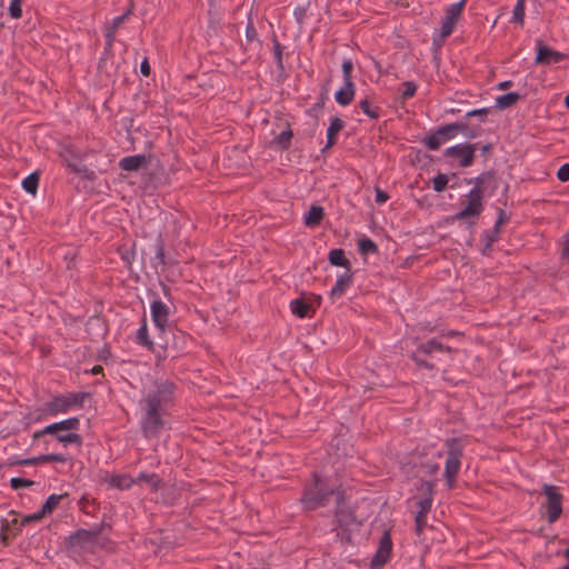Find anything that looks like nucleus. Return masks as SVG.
Listing matches in <instances>:
<instances>
[{"instance_id":"13","label":"nucleus","mask_w":569,"mask_h":569,"mask_svg":"<svg viewBox=\"0 0 569 569\" xmlns=\"http://www.w3.org/2000/svg\"><path fill=\"white\" fill-rule=\"evenodd\" d=\"M456 137L451 123L437 128L430 136L421 139V142L430 150H438L440 146Z\"/></svg>"},{"instance_id":"64","label":"nucleus","mask_w":569,"mask_h":569,"mask_svg":"<svg viewBox=\"0 0 569 569\" xmlns=\"http://www.w3.org/2000/svg\"><path fill=\"white\" fill-rule=\"evenodd\" d=\"M426 467L429 475H436L439 470L438 463H428Z\"/></svg>"},{"instance_id":"26","label":"nucleus","mask_w":569,"mask_h":569,"mask_svg":"<svg viewBox=\"0 0 569 569\" xmlns=\"http://www.w3.org/2000/svg\"><path fill=\"white\" fill-rule=\"evenodd\" d=\"M292 137H293V132L290 128H288L287 130L282 131L281 133L276 136L272 139L271 144L278 147V149H280L282 151H286L291 146Z\"/></svg>"},{"instance_id":"35","label":"nucleus","mask_w":569,"mask_h":569,"mask_svg":"<svg viewBox=\"0 0 569 569\" xmlns=\"http://www.w3.org/2000/svg\"><path fill=\"white\" fill-rule=\"evenodd\" d=\"M526 0H517L512 12L511 22L522 26L525 22Z\"/></svg>"},{"instance_id":"17","label":"nucleus","mask_w":569,"mask_h":569,"mask_svg":"<svg viewBox=\"0 0 569 569\" xmlns=\"http://www.w3.org/2000/svg\"><path fill=\"white\" fill-rule=\"evenodd\" d=\"M148 162L144 154L128 156L119 161V168L124 171H138L142 166Z\"/></svg>"},{"instance_id":"55","label":"nucleus","mask_w":569,"mask_h":569,"mask_svg":"<svg viewBox=\"0 0 569 569\" xmlns=\"http://www.w3.org/2000/svg\"><path fill=\"white\" fill-rule=\"evenodd\" d=\"M557 178H558L561 182H567V181H569V163H563V164L558 169Z\"/></svg>"},{"instance_id":"43","label":"nucleus","mask_w":569,"mask_h":569,"mask_svg":"<svg viewBox=\"0 0 569 569\" xmlns=\"http://www.w3.org/2000/svg\"><path fill=\"white\" fill-rule=\"evenodd\" d=\"M246 39L248 42L257 41L259 44H261V41L259 40L258 37V31L251 18H249L248 23L246 26Z\"/></svg>"},{"instance_id":"51","label":"nucleus","mask_w":569,"mask_h":569,"mask_svg":"<svg viewBox=\"0 0 569 569\" xmlns=\"http://www.w3.org/2000/svg\"><path fill=\"white\" fill-rule=\"evenodd\" d=\"M42 461L43 462H60L66 463L68 461V458L62 453H47L42 455Z\"/></svg>"},{"instance_id":"47","label":"nucleus","mask_w":569,"mask_h":569,"mask_svg":"<svg viewBox=\"0 0 569 569\" xmlns=\"http://www.w3.org/2000/svg\"><path fill=\"white\" fill-rule=\"evenodd\" d=\"M342 76L343 82H353L352 81V71H353V62L351 59H345L342 61Z\"/></svg>"},{"instance_id":"61","label":"nucleus","mask_w":569,"mask_h":569,"mask_svg":"<svg viewBox=\"0 0 569 569\" xmlns=\"http://www.w3.org/2000/svg\"><path fill=\"white\" fill-rule=\"evenodd\" d=\"M150 71H151V68H150L149 61L147 58H144L140 63V72L142 73V76L149 77Z\"/></svg>"},{"instance_id":"1","label":"nucleus","mask_w":569,"mask_h":569,"mask_svg":"<svg viewBox=\"0 0 569 569\" xmlns=\"http://www.w3.org/2000/svg\"><path fill=\"white\" fill-rule=\"evenodd\" d=\"M178 385L170 379H158L142 393L138 402L139 428L146 440L159 439L171 429L170 410L176 406Z\"/></svg>"},{"instance_id":"36","label":"nucleus","mask_w":569,"mask_h":569,"mask_svg":"<svg viewBox=\"0 0 569 569\" xmlns=\"http://www.w3.org/2000/svg\"><path fill=\"white\" fill-rule=\"evenodd\" d=\"M60 431H62L60 428V423L53 422L51 425L46 426L43 429L36 431L33 433V439H39L46 435H51L57 438Z\"/></svg>"},{"instance_id":"27","label":"nucleus","mask_w":569,"mask_h":569,"mask_svg":"<svg viewBox=\"0 0 569 569\" xmlns=\"http://www.w3.org/2000/svg\"><path fill=\"white\" fill-rule=\"evenodd\" d=\"M129 14H131V10L129 9L128 11H126L124 13H122L121 16H118L116 18L112 19V22L108 26H106L104 28V38H114L116 36V32L118 31V29L120 28V26L126 21V19L129 17Z\"/></svg>"},{"instance_id":"50","label":"nucleus","mask_w":569,"mask_h":569,"mask_svg":"<svg viewBox=\"0 0 569 569\" xmlns=\"http://www.w3.org/2000/svg\"><path fill=\"white\" fill-rule=\"evenodd\" d=\"M22 1L20 0H11L9 6V14L13 19H20L22 17L21 9Z\"/></svg>"},{"instance_id":"58","label":"nucleus","mask_w":569,"mask_h":569,"mask_svg":"<svg viewBox=\"0 0 569 569\" xmlns=\"http://www.w3.org/2000/svg\"><path fill=\"white\" fill-rule=\"evenodd\" d=\"M388 199H389V194L385 190H382L380 188H376L375 201L377 204H383L385 202L388 201Z\"/></svg>"},{"instance_id":"49","label":"nucleus","mask_w":569,"mask_h":569,"mask_svg":"<svg viewBox=\"0 0 569 569\" xmlns=\"http://www.w3.org/2000/svg\"><path fill=\"white\" fill-rule=\"evenodd\" d=\"M33 483L34 482L32 480L20 478V477L10 479V486L14 490L31 487Z\"/></svg>"},{"instance_id":"60","label":"nucleus","mask_w":569,"mask_h":569,"mask_svg":"<svg viewBox=\"0 0 569 569\" xmlns=\"http://www.w3.org/2000/svg\"><path fill=\"white\" fill-rule=\"evenodd\" d=\"M451 124H452L456 136L459 132H462L465 134V132H468V130H469V126L467 122L457 121V122H452Z\"/></svg>"},{"instance_id":"30","label":"nucleus","mask_w":569,"mask_h":569,"mask_svg":"<svg viewBox=\"0 0 569 569\" xmlns=\"http://www.w3.org/2000/svg\"><path fill=\"white\" fill-rule=\"evenodd\" d=\"M520 94L518 92H508V93H505L502 96H499L497 99H496V107L503 110V109H507V108H510L511 106H513L519 99H520Z\"/></svg>"},{"instance_id":"45","label":"nucleus","mask_w":569,"mask_h":569,"mask_svg":"<svg viewBox=\"0 0 569 569\" xmlns=\"http://www.w3.org/2000/svg\"><path fill=\"white\" fill-rule=\"evenodd\" d=\"M42 455L38 456V457H32V458H26V459H16V460H11L9 462L10 466H36V465H39V463H42Z\"/></svg>"},{"instance_id":"8","label":"nucleus","mask_w":569,"mask_h":569,"mask_svg":"<svg viewBox=\"0 0 569 569\" xmlns=\"http://www.w3.org/2000/svg\"><path fill=\"white\" fill-rule=\"evenodd\" d=\"M97 540L96 531H88L80 528L64 538V548L67 551L80 555L86 551L89 546L93 545Z\"/></svg>"},{"instance_id":"32","label":"nucleus","mask_w":569,"mask_h":569,"mask_svg":"<svg viewBox=\"0 0 569 569\" xmlns=\"http://www.w3.org/2000/svg\"><path fill=\"white\" fill-rule=\"evenodd\" d=\"M39 186V173L32 172L22 181V188L27 193L36 194Z\"/></svg>"},{"instance_id":"41","label":"nucleus","mask_w":569,"mask_h":569,"mask_svg":"<svg viewBox=\"0 0 569 569\" xmlns=\"http://www.w3.org/2000/svg\"><path fill=\"white\" fill-rule=\"evenodd\" d=\"M433 499L429 498H421L419 499L416 505L418 507L417 515L420 517H428V513L431 510Z\"/></svg>"},{"instance_id":"34","label":"nucleus","mask_w":569,"mask_h":569,"mask_svg":"<svg viewBox=\"0 0 569 569\" xmlns=\"http://www.w3.org/2000/svg\"><path fill=\"white\" fill-rule=\"evenodd\" d=\"M57 440L63 443L64 446L74 443L79 448L82 446L83 442L81 435L76 432L61 433L60 431L59 436L57 437Z\"/></svg>"},{"instance_id":"12","label":"nucleus","mask_w":569,"mask_h":569,"mask_svg":"<svg viewBox=\"0 0 569 569\" xmlns=\"http://www.w3.org/2000/svg\"><path fill=\"white\" fill-rule=\"evenodd\" d=\"M466 1L467 0H460L459 2L450 4L446 9V14L440 27V36L442 38H447L452 33L453 28L458 22L461 12L466 6Z\"/></svg>"},{"instance_id":"20","label":"nucleus","mask_w":569,"mask_h":569,"mask_svg":"<svg viewBox=\"0 0 569 569\" xmlns=\"http://www.w3.org/2000/svg\"><path fill=\"white\" fill-rule=\"evenodd\" d=\"M325 210L321 206L313 204L306 213L303 222L307 227L313 228L320 224L323 219Z\"/></svg>"},{"instance_id":"19","label":"nucleus","mask_w":569,"mask_h":569,"mask_svg":"<svg viewBox=\"0 0 569 569\" xmlns=\"http://www.w3.org/2000/svg\"><path fill=\"white\" fill-rule=\"evenodd\" d=\"M343 127H345V122L340 118L335 117L330 120V124L327 130V144L325 146L322 151L331 148L332 146H335L337 143L336 136L343 129Z\"/></svg>"},{"instance_id":"37","label":"nucleus","mask_w":569,"mask_h":569,"mask_svg":"<svg viewBox=\"0 0 569 569\" xmlns=\"http://www.w3.org/2000/svg\"><path fill=\"white\" fill-rule=\"evenodd\" d=\"M156 259H158L159 263L162 267H166L170 263V261L167 260L166 252H164V242L162 238L159 236L156 240Z\"/></svg>"},{"instance_id":"16","label":"nucleus","mask_w":569,"mask_h":569,"mask_svg":"<svg viewBox=\"0 0 569 569\" xmlns=\"http://www.w3.org/2000/svg\"><path fill=\"white\" fill-rule=\"evenodd\" d=\"M353 272L351 271V269L349 271L346 270V272H343L337 278L335 286L329 292V297L332 300L341 298L346 293V290L351 286Z\"/></svg>"},{"instance_id":"33","label":"nucleus","mask_w":569,"mask_h":569,"mask_svg":"<svg viewBox=\"0 0 569 569\" xmlns=\"http://www.w3.org/2000/svg\"><path fill=\"white\" fill-rule=\"evenodd\" d=\"M67 168L72 172L80 174L82 178L89 181H94L97 179V174L93 170L89 169L87 166H78L76 163H68Z\"/></svg>"},{"instance_id":"40","label":"nucleus","mask_w":569,"mask_h":569,"mask_svg":"<svg viewBox=\"0 0 569 569\" xmlns=\"http://www.w3.org/2000/svg\"><path fill=\"white\" fill-rule=\"evenodd\" d=\"M449 182V178L446 173H438L432 179V188L436 192H442L447 189Z\"/></svg>"},{"instance_id":"7","label":"nucleus","mask_w":569,"mask_h":569,"mask_svg":"<svg viewBox=\"0 0 569 569\" xmlns=\"http://www.w3.org/2000/svg\"><path fill=\"white\" fill-rule=\"evenodd\" d=\"M89 392H71L68 395H57L46 403V412L50 416L66 413L72 408H82L84 400L90 398Z\"/></svg>"},{"instance_id":"14","label":"nucleus","mask_w":569,"mask_h":569,"mask_svg":"<svg viewBox=\"0 0 569 569\" xmlns=\"http://www.w3.org/2000/svg\"><path fill=\"white\" fill-rule=\"evenodd\" d=\"M567 58V54L553 50L548 46L543 44L541 40H537V56L535 59L536 64H551L563 61Z\"/></svg>"},{"instance_id":"62","label":"nucleus","mask_w":569,"mask_h":569,"mask_svg":"<svg viewBox=\"0 0 569 569\" xmlns=\"http://www.w3.org/2000/svg\"><path fill=\"white\" fill-rule=\"evenodd\" d=\"M88 503H89V499L86 496H82L80 498V500L78 501V506H79L80 510H82L86 513H89Z\"/></svg>"},{"instance_id":"53","label":"nucleus","mask_w":569,"mask_h":569,"mask_svg":"<svg viewBox=\"0 0 569 569\" xmlns=\"http://www.w3.org/2000/svg\"><path fill=\"white\" fill-rule=\"evenodd\" d=\"M168 333H171V336H174V332H172V330L169 327H168V330H167L166 335L160 333L161 335L160 339L162 340V343L160 346L166 351L168 349H176L177 348L176 342L170 343V341H169V339L167 337Z\"/></svg>"},{"instance_id":"52","label":"nucleus","mask_w":569,"mask_h":569,"mask_svg":"<svg viewBox=\"0 0 569 569\" xmlns=\"http://www.w3.org/2000/svg\"><path fill=\"white\" fill-rule=\"evenodd\" d=\"M325 100L326 97L323 93H321L318 101L310 109H308L307 113L317 118L318 112L321 111L325 106Z\"/></svg>"},{"instance_id":"23","label":"nucleus","mask_w":569,"mask_h":569,"mask_svg":"<svg viewBox=\"0 0 569 569\" xmlns=\"http://www.w3.org/2000/svg\"><path fill=\"white\" fill-rule=\"evenodd\" d=\"M134 485L147 482L150 485L153 492H158L162 487V479L157 473L140 472L137 478H133Z\"/></svg>"},{"instance_id":"44","label":"nucleus","mask_w":569,"mask_h":569,"mask_svg":"<svg viewBox=\"0 0 569 569\" xmlns=\"http://www.w3.org/2000/svg\"><path fill=\"white\" fill-rule=\"evenodd\" d=\"M62 431L78 430L80 427V420L77 417H71L66 420L59 421Z\"/></svg>"},{"instance_id":"21","label":"nucleus","mask_w":569,"mask_h":569,"mask_svg":"<svg viewBox=\"0 0 569 569\" xmlns=\"http://www.w3.org/2000/svg\"><path fill=\"white\" fill-rule=\"evenodd\" d=\"M136 342L139 346L144 347L149 351H153V349H154V342L150 339V337L148 335V326H147L146 316H143L142 323L137 331Z\"/></svg>"},{"instance_id":"48","label":"nucleus","mask_w":569,"mask_h":569,"mask_svg":"<svg viewBox=\"0 0 569 569\" xmlns=\"http://www.w3.org/2000/svg\"><path fill=\"white\" fill-rule=\"evenodd\" d=\"M46 516L41 513V510L34 512V513H31V515H28V516H24L20 522V526L17 528V533H19V531L21 530V527L30 523V522H34V521H39L41 520L42 518H44Z\"/></svg>"},{"instance_id":"6","label":"nucleus","mask_w":569,"mask_h":569,"mask_svg":"<svg viewBox=\"0 0 569 569\" xmlns=\"http://www.w3.org/2000/svg\"><path fill=\"white\" fill-rule=\"evenodd\" d=\"M343 500V492H338L335 509V522L337 523V527L346 533V536L341 537V540L345 539L347 542H351L349 531L352 527L357 528L361 526L362 522L357 519L356 510L346 506Z\"/></svg>"},{"instance_id":"57","label":"nucleus","mask_w":569,"mask_h":569,"mask_svg":"<svg viewBox=\"0 0 569 569\" xmlns=\"http://www.w3.org/2000/svg\"><path fill=\"white\" fill-rule=\"evenodd\" d=\"M508 220V217L505 212V210L502 209H499L498 210V217H497V220L495 222V226H493V230L496 231H499L500 232V227Z\"/></svg>"},{"instance_id":"54","label":"nucleus","mask_w":569,"mask_h":569,"mask_svg":"<svg viewBox=\"0 0 569 569\" xmlns=\"http://www.w3.org/2000/svg\"><path fill=\"white\" fill-rule=\"evenodd\" d=\"M488 113L489 108L473 109L466 113V118L479 117L481 121H485V118L487 117Z\"/></svg>"},{"instance_id":"29","label":"nucleus","mask_w":569,"mask_h":569,"mask_svg":"<svg viewBox=\"0 0 569 569\" xmlns=\"http://www.w3.org/2000/svg\"><path fill=\"white\" fill-rule=\"evenodd\" d=\"M66 497H68V493L50 495L40 509L41 513L44 516L51 515L53 510L58 507L60 501Z\"/></svg>"},{"instance_id":"22","label":"nucleus","mask_w":569,"mask_h":569,"mask_svg":"<svg viewBox=\"0 0 569 569\" xmlns=\"http://www.w3.org/2000/svg\"><path fill=\"white\" fill-rule=\"evenodd\" d=\"M328 260L331 266L342 267L346 270L351 269L350 261L346 258V253L343 249L337 248L329 251Z\"/></svg>"},{"instance_id":"28","label":"nucleus","mask_w":569,"mask_h":569,"mask_svg":"<svg viewBox=\"0 0 569 569\" xmlns=\"http://www.w3.org/2000/svg\"><path fill=\"white\" fill-rule=\"evenodd\" d=\"M273 44V56L276 60L277 70L279 76H283L286 73L284 63H283V48L277 39V36L272 37Z\"/></svg>"},{"instance_id":"56","label":"nucleus","mask_w":569,"mask_h":569,"mask_svg":"<svg viewBox=\"0 0 569 569\" xmlns=\"http://www.w3.org/2000/svg\"><path fill=\"white\" fill-rule=\"evenodd\" d=\"M481 236L485 238L486 242L495 243L499 239V231L493 229L485 230Z\"/></svg>"},{"instance_id":"11","label":"nucleus","mask_w":569,"mask_h":569,"mask_svg":"<svg viewBox=\"0 0 569 569\" xmlns=\"http://www.w3.org/2000/svg\"><path fill=\"white\" fill-rule=\"evenodd\" d=\"M392 552V540L389 530L383 531L379 540L378 549L370 562V569H382Z\"/></svg>"},{"instance_id":"38","label":"nucleus","mask_w":569,"mask_h":569,"mask_svg":"<svg viewBox=\"0 0 569 569\" xmlns=\"http://www.w3.org/2000/svg\"><path fill=\"white\" fill-rule=\"evenodd\" d=\"M359 107L370 119H378L380 117L379 107H372L368 99L361 100Z\"/></svg>"},{"instance_id":"46","label":"nucleus","mask_w":569,"mask_h":569,"mask_svg":"<svg viewBox=\"0 0 569 569\" xmlns=\"http://www.w3.org/2000/svg\"><path fill=\"white\" fill-rule=\"evenodd\" d=\"M402 87H403V90H402V93H401V99L403 101L412 98L416 92H417V86L413 81H405L402 83Z\"/></svg>"},{"instance_id":"15","label":"nucleus","mask_w":569,"mask_h":569,"mask_svg":"<svg viewBox=\"0 0 569 569\" xmlns=\"http://www.w3.org/2000/svg\"><path fill=\"white\" fill-rule=\"evenodd\" d=\"M151 319L160 333L166 335L169 322V308L161 300H154L151 303Z\"/></svg>"},{"instance_id":"10","label":"nucleus","mask_w":569,"mask_h":569,"mask_svg":"<svg viewBox=\"0 0 569 569\" xmlns=\"http://www.w3.org/2000/svg\"><path fill=\"white\" fill-rule=\"evenodd\" d=\"M477 143H459L447 148L443 151V157L455 158L462 168L472 166L476 158Z\"/></svg>"},{"instance_id":"3","label":"nucleus","mask_w":569,"mask_h":569,"mask_svg":"<svg viewBox=\"0 0 569 569\" xmlns=\"http://www.w3.org/2000/svg\"><path fill=\"white\" fill-rule=\"evenodd\" d=\"M338 492H341L339 487L333 485L328 477L312 472L310 479L303 485L299 501L303 511H315L328 506L332 497L337 499Z\"/></svg>"},{"instance_id":"59","label":"nucleus","mask_w":569,"mask_h":569,"mask_svg":"<svg viewBox=\"0 0 569 569\" xmlns=\"http://www.w3.org/2000/svg\"><path fill=\"white\" fill-rule=\"evenodd\" d=\"M415 522H416V532L418 535H421V532L423 531V528L427 525V517H420V516L416 515Z\"/></svg>"},{"instance_id":"63","label":"nucleus","mask_w":569,"mask_h":569,"mask_svg":"<svg viewBox=\"0 0 569 569\" xmlns=\"http://www.w3.org/2000/svg\"><path fill=\"white\" fill-rule=\"evenodd\" d=\"M479 134H480V128H475V127L473 128L469 127L468 132H465V137H467L469 139L477 138Z\"/></svg>"},{"instance_id":"9","label":"nucleus","mask_w":569,"mask_h":569,"mask_svg":"<svg viewBox=\"0 0 569 569\" xmlns=\"http://www.w3.org/2000/svg\"><path fill=\"white\" fill-rule=\"evenodd\" d=\"M542 491L547 498L545 507L548 522L553 523L560 518L562 512V495L552 485H545Z\"/></svg>"},{"instance_id":"4","label":"nucleus","mask_w":569,"mask_h":569,"mask_svg":"<svg viewBox=\"0 0 569 569\" xmlns=\"http://www.w3.org/2000/svg\"><path fill=\"white\" fill-rule=\"evenodd\" d=\"M453 349L445 346L437 338L429 339L425 342L418 343L417 348L409 355L410 359L415 362L417 368L426 369L428 371L438 370L436 361L441 359L439 353H452Z\"/></svg>"},{"instance_id":"25","label":"nucleus","mask_w":569,"mask_h":569,"mask_svg":"<svg viewBox=\"0 0 569 569\" xmlns=\"http://www.w3.org/2000/svg\"><path fill=\"white\" fill-rule=\"evenodd\" d=\"M291 312L298 318H305L310 315L311 306L303 299L298 298L290 302Z\"/></svg>"},{"instance_id":"5","label":"nucleus","mask_w":569,"mask_h":569,"mask_svg":"<svg viewBox=\"0 0 569 569\" xmlns=\"http://www.w3.org/2000/svg\"><path fill=\"white\" fill-rule=\"evenodd\" d=\"M445 447L447 449V459L445 463L443 477L446 479L447 487L452 489L461 467V458L466 448L465 438H448L445 441Z\"/></svg>"},{"instance_id":"2","label":"nucleus","mask_w":569,"mask_h":569,"mask_svg":"<svg viewBox=\"0 0 569 569\" xmlns=\"http://www.w3.org/2000/svg\"><path fill=\"white\" fill-rule=\"evenodd\" d=\"M465 182L473 184V188L467 194V204L450 218L452 221L479 218L483 211V198L492 197L497 192L500 179L498 172L490 169L475 178L465 179Z\"/></svg>"},{"instance_id":"42","label":"nucleus","mask_w":569,"mask_h":569,"mask_svg":"<svg viewBox=\"0 0 569 569\" xmlns=\"http://www.w3.org/2000/svg\"><path fill=\"white\" fill-rule=\"evenodd\" d=\"M560 259L563 266H569V230L562 236Z\"/></svg>"},{"instance_id":"39","label":"nucleus","mask_w":569,"mask_h":569,"mask_svg":"<svg viewBox=\"0 0 569 569\" xmlns=\"http://www.w3.org/2000/svg\"><path fill=\"white\" fill-rule=\"evenodd\" d=\"M417 490L422 495V498L433 499L435 495V482L429 480H422L417 487Z\"/></svg>"},{"instance_id":"24","label":"nucleus","mask_w":569,"mask_h":569,"mask_svg":"<svg viewBox=\"0 0 569 569\" xmlns=\"http://www.w3.org/2000/svg\"><path fill=\"white\" fill-rule=\"evenodd\" d=\"M107 481L112 488L120 490H128L134 485L133 478L126 473L111 476Z\"/></svg>"},{"instance_id":"31","label":"nucleus","mask_w":569,"mask_h":569,"mask_svg":"<svg viewBox=\"0 0 569 569\" xmlns=\"http://www.w3.org/2000/svg\"><path fill=\"white\" fill-rule=\"evenodd\" d=\"M358 249L362 256L375 254L379 250L377 243L368 237L359 239Z\"/></svg>"},{"instance_id":"18","label":"nucleus","mask_w":569,"mask_h":569,"mask_svg":"<svg viewBox=\"0 0 569 569\" xmlns=\"http://www.w3.org/2000/svg\"><path fill=\"white\" fill-rule=\"evenodd\" d=\"M356 93L355 83L353 82H345L343 87H341L336 93L335 99L340 106H348L353 101Z\"/></svg>"}]
</instances>
